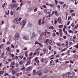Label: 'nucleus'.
I'll use <instances>...</instances> for the list:
<instances>
[{
    "label": "nucleus",
    "mask_w": 78,
    "mask_h": 78,
    "mask_svg": "<svg viewBox=\"0 0 78 78\" xmlns=\"http://www.w3.org/2000/svg\"><path fill=\"white\" fill-rule=\"evenodd\" d=\"M19 39V33H17L14 37V39L15 41H17Z\"/></svg>",
    "instance_id": "nucleus-1"
},
{
    "label": "nucleus",
    "mask_w": 78,
    "mask_h": 78,
    "mask_svg": "<svg viewBox=\"0 0 78 78\" xmlns=\"http://www.w3.org/2000/svg\"><path fill=\"white\" fill-rule=\"evenodd\" d=\"M32 58V57H30L28 58L27 60V62L26 63L27 66L28 65H29L30 64V62H31V59Z\"/></svg>",
    "instance_id": "nucleus-2"
},
{
    "label": "nucleus",
    "mask_w": 78,
    "mask_h": 78,
    "mask_svg": "<svg viewBox=\"0 0 78 78\" xmlns=\"http://www.w3.org/2000/svg\"><path fill=\"white\" fill-rule=\"evenodd\" d=\"M69 75V78H73V75L74 74L73 73H71L70 72H68L66 73V75Z\"/></svg>",
    "instance_id": "nucleus-3"
},
{
    "label": "nucleus",
    "mask_w": 78,
    "mask_h": 78,
    "mask_svg": "<svg viewBox=\"0 0 78 78\" xmlns=\"http://www.w3.org/2000/svg\"><path fill=\"white\" fill-rule=\"evenodd\" d=\"M62 77L63 78H70V77L69 76V75H67V73L65 75L64 74H63L62 75Z\"/></svg>",
    "instance_id": "nucleus-4"
},
{
    "label": "nucleus",
    "mask_w": 78,
    "mask_h": 78,
    "mask_svg": "<svg viewBox=\"0 0 78 78\" xmlns=\"http://www.w3.org/2000/svg\"><path fill=\"white\" fill-rule=\"evenodd\" d=\"M25 23H26V20H23L21 23L20 24L21 25H23V26H24L25 25Z\"/></svg>",
    "instance_id": "nucleus-5"
},
{
    "label": "nucleus",
    "mask_w": 78,
    "mask_h": 78,
    "mask_svg": "<svg viewBox=\"0 0 78 78\" xmlns=\"http://www.w3.org/2000/svg\"><path fill=\"white\" fill-rule=\"evenodd\" d=\"M42 19H40L38 21V24L39 25H42Z\"/></svg>",
    "instance_id": "nucleus-6"
},
{
    "label": "nucleus",
    "mask_w": 78,
    "mask_h": 78,
    "mask_svg": "<svg viewBox=\"0 0 78 78\" xmlns=\"http://www.w3.org/2000/svg\"><path fill=\"white\" fill-rule=\"evenodd\" d=\"M42 73L40 71H38L36 73V75H38L39 76H41L42 75Z\"/></svg>",
    "instance_id": "nucleus-7"
},
{
    "label": "nucleus",
    "mask_w": 78,
    "mask_h": 78,
    "mask_svg": "<svg viewBox=\"0 0 78 78\" xmlns=\"http://www.w3.org/2000/svg\"><path fill=\"white\" fill-rule=\"evenodd\" d=\"M40 48H38L37 49L35 50V52H37V54L38 55H39V52H40L39 50H40Z\"/></svg>",
    "instance_id": "nucleus-8"
},
{
    "label": "nucleus",
    "mask_w": 78,
    "mask_h": 78,
    "mask_svg": "<svg viewBox=\"0 0 78 78\" xmlns=\"http://www.w3.org/2000/svg\"><path fill=\"white\" fill-rule=\"evenodd\" d=\"M57 22H58L59 23H60L61 22V18L60 17H59L57 19Z\"/></svg>",
    "instance_id": "nucleus-9"
},
{
    "label": "nucleus",
    "mask_w": 78,
    "mask_h": 78,
    "mask_svg": "<svg viewBox=\"0 0 78 78\" xmlns=\"http://www.w3.org/2000/svg\"><path fill=\"white\" fill-rule=\"evenodd\" d=\"M23 38H24V39H25V40H27V41L29 40V38L26 36L23 37Z\"/></svg>",
    "instance_id": "nucleus-10"
},
{
    "label": "nucleus",
    "mask_w": 78,
    "mask_h": 78,
    "mask_svg": "<svg viewBox=\"0 0 78 78\" xmlns=\"http://www.w3.org/2000/svg\"><path fill=\"white\" fill-rule=\"evenodd\" d=\"M17 72V71L15 72V70L14 69H13V70H12V75H14L15 74V73H16Z\"/></svg>",
    "instance_id": "nucleus-11"
},
{
    "label": "nucleus",
    "mask_w": 78,
    "mask_h": 78,
    "mask_svg": "<svg viewBox=\"0 0 78 78\" xmlns=\"http://www.w3.org/2000/svg\"><path fill=\"white\" fill-rule=\"evenodd\" d=\"M49 42V39H47L45 41H44V44H45L46 43H47V42Z\"/></svg>",
    "instance_id": "nucleus-12"
},
{
    "label": "nucleus",
    "mask_w": 78,
    "mask_h": 78,
    "mask_svg": "<svg viewBox=\"0 0 78 78\" xmlns=\"http://www.w3.org/2000/svg\"><path fill=\"white\" fill-rule=\"evenodd\" d=\"M68 48V47H67L66 48L63 49L61 51V52H62L63 51H66V50H67V49Z\"/></svg>",
    "instance_id": "nucleus-13"
},
{
    "label": "nucleus",
    "mask_w": 78,
    "mask_h": 78,
    "mask_svg": "<svg viewBox=\"0 0 78 78\" xmlns=\"http://www.w3.org/2000/svg\"><path fill=\"white\" fill-rule=\"evenodd\" d=\"M4 56H5V53H2V58H4Z\"/></svg>",
    "instance_id": "nucleus-14"
},
{
    "label": "nucleus",
    "mask_w": 78,
    "mask_h": 78,
    "mask_svg": "<svg viewBox=\"0 0 78 78\" xmlns=\"http://www.w3.org/2000/svg\"><path fill=\"white\" fill-rule=\"evenodd\" d=\"M28 25L29 27H32L33 25L31 23H28Z\"/></svg>",
    "instance_id": "nucleus-15"
},
{
    "label": "nucleus",
    "mask_w": 78,
    "mask_h": 78,
    "mask_svg": "<svg viewBox=\"0 0 78 78\" xmlns=\"http://www.w3.org/2000/svg\"><path fill=\"white\" fill-rule=\"evenodd\" d=\"M49 29H51L52 30H53L54 29V27L53 26H51L49 28Z\"/></svg>",
    "instance_id": "nucleus-16"
},
{
    "label": "nucleus",
    "mask_w": 78,
    "mask_h": 78,
    "mask_svg": "<svg viewBox=\"0 0 78 78\" xmlns=\"http://www.w3.org/2000/svg\"><path fill=\"white\" fill-rule=\"evenodd\" d=\"M33 73L34 74V75H37L36 74V70L34 69L33 71Z\"/></svg>",
    "instance_id": "nucleus-17"
},
{
    "label": "nucleus",
    "mask_w": 78,
    "mask_h": 78,
    "mask_svg": "<svg viewBox=\"0 0 78 78\" xmlns=\"http://www.w3.org/2000/svg\"><path fill=\"white\" fill-rule=\"evenodd\" d=\"M28 51H26L25 52V56H26V57H27V56H28Z\"/></svg>",
    "instance_id": "nucleus-18"
},
{
    "label": "nucleus",
    "mask_w": 78,
    "mask_h": 78,
    "mask_svg": "<svg viewBox=\"0 0 78 78\" xmlns=\"http://www.w3.org/2000/svg\"><path fill=\"white\" fill-rule=\"evenodd\" d=\"M69 33H73V32L71 30H69Z\"/></svg>",
    "instance_id": "nucleus-19"
},
{
    "label": "nucleus",
    "mask_w": 78,
    "mask_h": 78,
    "mask_svg": "<svg viewBox=\"0 0 78 78\" xmlns=\"http://www.w3.org/2000/svg\"><path fill=\"white\" fill-rule=\"evenodd\" d=\"M44 34H45L44 33H42L40 35L41 37H42V36H44Z\"/></svg>",
    "instance_id": "nucleus-20"
},
{
    "label": "nucleus",
    "mask_w": 78,
    "mask_h": 78,
    "mask_svg": "<svg viewBox=\"0 0 78 78\" xmlns=\"http://www.w3.org/2000/svg\"><path fill=\"white\" fill-rule=\"evenodd\" d=\"M57 14H58V11H55V15L56 16H58V15H57Z\"/></svg>",
    "instance_id": "nucleus-21"
},
{
    "label": "nucleus",
    "mask_w": 78,
    "mask_h": 78,
    "mask_svg": "<svg viewBox=\"0 0 78 78\" xmlns=\"http://www.w3.org/2000/svg\"><path fill=\"white\" fill-rule=\"evenodd\" d=\"M23 61H20V62L19 65H22V64H23Z\"/></svg>",
    "instance_id": "nucleus-22"
},
{
    "label": "nucleus",
    "mask_w": 78,
    "mask_h": 78,
    "mask_svg": "<svg viewBox=\"0 0 78 78\" xmlns=\"http://www.w3.org/2000/svg\"><path fill=\"white\" fill-rule=\"evenodd\" d=\"M77 54H75V55H74V58L75 59H76V58H78V56H77Z\"/></svg>",
    "instance_id": "nucleus-23"
},
{
    "label": "nucleus",
    "mask_w": 78,
    "mask_h": 78,
    "mask_svg": "<svg viewBox=\"0 0 78 78\" xmlns=\"http://www.w3.org/2000/svg\"><path fill=\"white\" fill-rule=\"evenodd\" d=\"M59 30V34H61L62 33V30L60 29Z\"/></svg>",
    "instance_id": "nucleus-24"
},
{
    "label": "nucleus",
    "mask_w": 78,
    "mask_h": 78,
    "mask_svg": "<svg viewBox=\"0 0 78 78\" xmlns=\"http://www.w3.org/2000/svg\"><path fill=\"white\" fill-rule=\"evenodd\" d=\"M20 7H18L16 9V11H18V10H20Z\"/></svg>",
    "instance_id": "nucleus-25"
},
{
    "label": "nucleus",
    "mask_w": 78,
    "mask_h": 78,
    "mask_svg": "<svg viewBox=\"0 0 78 78\" xmlns=\"http://www.w3.org/2000/svg\"><path fill=\"white\" fill-rule=\"evenodd\" d=\"M59 3H60V4H61V5H63L64 4V2H62L60 1L59 2Z\"/></svg>",
    "instance_id": "nucleus-26"
},
{
    "label": "nucleus",
    "mask_w": 78,
    "mask_h": 78,
    "mask_svg": "<svg viewBox=\"0 0 78 78\" xmlns=\"http://www.w3.org/2000/svg\"><path fill=\"white\" fill-rule=\"evenodd\" d=\"M59 27L60 28H62L63 27V25H59Z\"/></svg>",
    "instance_id": "nucleus-27"
},
{
    "label": "nucleus",
    "mask_w": 78,
    "mask_h": 78,
    "mask_svg": "<svg viewBox=\"0 0 78 78\" xmlns=\"http://www.w3.org/2000/svg\"><path fill=\"white\" fill-rule=\"evenodd\" d=\"M38 44H39L40 46H41V47H43V45L42 44H41V43H38Z\"/></svg>",
    "instance_id": "nucleus-28"
},
{
    "label": "nucleus",
    "mask_w": 78,
    "mask_h": 78,
    "mask_svg": "<svg viewBox=\"0 0 78 78\" xmlns=\"http://www.w3.org/2000/svg\"><path fill=\"white\" fill-rule=\"evenodd\" d=\"M55 2L56 4V5H58V0H55Z\"/></svg>",
    "instance_id": "nucleus-29"
},
{
    "label": "nucleus",
    "mask_w": 78,
    "mask_h": 78,
    "mask_svg": "<svg viewBox=\"0 0 78 78\" xmlns=\"http://www.w3.org/2000/svg\"><path fill=\"white\" fill-rule=\"evenodd\" d=\"M32 36L33 37H35V36H36V35L34 33H32Z\"/></svg>",
    "instance_id": "nucleus-30"
},
{
    "label": "nucleus",
    "mask_w": 78,
    "mask_h": 78,
    "mask_svg": "<svg viewBox=\"0 0 78 78\" xmlns=\"http://www.w3.org/2000/svg\"><path fill=\"white\" fill-rule=\"evenodd\" d=\"M12 9H13L14 8H15V7L13 4H12Z\"/></svg>",
    "instance_id": "nucleus-31"
},
{
    "label": "nucleus",
    "mask_w": 78,
    "mask_h": 78,
    "mask_svg": "<svg viewBox=\"0 0 78 78\" xmlns=\"http://www.w3.org/2000/svg\"><path fill=\"white\" fill-rule=\"evenodd\" d=\"M33 55V53L31 52L29 54V56H30V57H31V56Z\"/></svg>",
    "instance_id": "nucleus-32"
},
{
    "label": "nucleus",
    "mask_w": 78,
    "mask_h": 78,
    "mask_svg": "<svg viewBox=\"0 0 78 78\" xmlns=\"http://www.w3.org/2000/svg\"><path fill=\"white\" fill-rule=\"evenodd\" d=\"M3 73H4V71H0V74H3Z\"/></svg>",
    "instance_id": "nucleus-33"
},
{
    "label": "nucleus",
    "mask_w": 78,
    "mask_h": 78,
    "mask_svg": "<svg viewBox=\"0 0 78 78\" xmlns=\"http://www.w3.org/2000/svg\"><path fill=\"white\" fill-rule=\"evenodd\" d=\"M43 50L44 52H45L47 51V49H43Z\"/></svg>",
    "instance_id": "nucleus-34"
},
{
    "label": "nucleus",
    "mask_w": 78,
    "mask_h": 78,
    "mask_svg": "<svg viewBox=\"0 0 78 78\" xmlns=\"http://www.w3.org/2000/svg\"><path fill=\"white\" fill-rule=\"evenodd\" d=\"M19 57L20 58H21V59H22V58H23V56L22 57H21V56L20 55L19 56Z\"/></svg>",
    "instance_id": "nucleus-35"
},
{
    "label": "nucleus",
    "mask_w": 78,
    "mask_h": 78,
    "mask_svg": "<svg viewBox=\"0 0 78 78\" xmlns=\"http://www.w3.org/2000/svg\"><path fill=\"white\" fill-rule=\"evenodd\" d=\"M11 47L12 48H14V45L12 44H11Z\"/></svg>",
    "instance_id": "nucleus-36"
},
{
    "label": "nucleus",
    "mask_w": 78,
    "mask_h": 78,
    "mask_svg": "<svg viewBox=\"0 0 78 78\" xmlns=\"http://www.w3.org/2000/svg\"><path fill=\"white\" fill-rule=\"evenodd\" d=\"M11 15H14V12L11 11Z\"/></svg>",
    "instance_id": "nucleus-37"
},
{
    "label": "nucleus",
    "mask_w": 78,
    "mask_h": 78,
    "mask_svg": "<svg viewBox=\"0 0 78 78\" xmlns=\"http://www.w3.org/2000/svg\"><path fill=\"white\" fill-rule=\"evenodd\" d=\"M57 8H58V9H59V8H61V6H60V5H58L57 6Z\"/></svg>",
    "instance_id": "nucleus-38"
},
{
    "label": "nucleus",
    "mask_w": 78,
    "mask_h": 78,
    "mask_svg": "<svg viewBox=\"0 0 78 78\" xmlns=\"http://www.w3.org/2000/svg\"><path fill=\"white\" fill-rule=\"evenodd\" d=\"M16 76H19V73H16Z\"/></svg>",
    "instance_id": "nucleus-39"
},
{
    "label": "nucleus",
    "mask_w": 78,
    "mask_h": 78,
    "mask_svg": "<svg viewBox=\"0 0 78 78\" xmlns=\"http://www.w3.org/2000/svg\"><path fill=\"white\" fill-rule=\"evenodd\" d=\"M37 8L35 9L34 10V12H36V11H37Z\"/></svg>",
    "instance_id": "nucleus-40"
},
{
    "label": "nucleus",
    "mask_w": 78,
    "mask_h": 78,
    "mask_svg": "<svg viewBox=\"0 0 78 78\" xmlns=\"http://www.w3.org/2000/svg\"><path fill=\"white\" fill-rule=\"evenodd\" d=\"M12 3H16V1L14 0H12Z\"/></svg>",
    "instance_id": "nucleus-41"
},
{
    "label": "nucleus",
    "mask_w": 78,
    "mask_h": 78,
    "mask_svg": "<svg viewBox=\"0 0 78 78\" xmlns=\"http://www.w3.org/2000/svg\"><path fill=\"white\" fill-rule=\"evenodd\" d=\"M44 60H45V59L44 58H43L41 59V62H44Z\"/></svg>",
    "instance_id": "nucleus-42"
},
{
    "label": "nucleus",
    "mask_w": 78,
    "mask_h": 78,
    "mask_svg": "<svg viewBox=\"0 0 78 78\" xmlns=\"http://www.w3.org/2000/svg\"><path fill=\"white\" fill-rule=\"evenodd\" d=\"M25 69V67H24L21 68V70H24Z\"/></svg>",
    "instance_id": "nucleus-43"
},
{
    "label": "nucleus",
    "mask_w": 78,
    "mask_h": 78,
    "mask_svg": "<svg viewBox=\"0 0 78 78\" xmlns=\"http://www.w3.org/2000/svg\"><path fill=\"white\" fill-rule=\"evenodd\" d=\"M44 13H47V9L44 10Z\"/></svg>",
    "instance_id": "nucleus-44"
},
{
    "label": "nucleus",
    "mask_w": 78,
    "mask_h": 78,
    "mask_svg": "<svg viewBox=\"0 0 78 78\" xmlns=\"http://www.w3.org/2000/svg\"><path fill=\"white\" fill-rule=\"evenodd\" d=\"M56 35V34H55V33H53V34H52V36L53 37H55V36Z\"/></svg>",
    "instance_id": "nucleus-45"
},
{
    "label": "nucleus",
    "mask_w": 78,
    "mask_h": 78,
    "mask_svg": "<svg viewBox=\"0 0 78 78\" xmlns=\"http://www.w3.org/2000/svg\"><path fill=\"white\" fill-rule=\"evenodd\" d=\"M42 7L43 8H47V6H46V5H44Z\"/></svg>",
    "instance_id": "nucleus-46"
},
{
    "label": "nucleus",
    "mask_w": 78,
    "mask_h": 78,
    "mask_svg": "<svg viewBox=\"0 0 78 78\" xmlns=\"http://www.w3.org/2000/svg\"><path fill=\"white\" fill-rule=\"evenodd\" d=\"M17 19H16L14 20V22H17Z\"/></svg>",
    "instance_id": "nucleus-47"
},
{
    "label": "nucleus",
    "mask_w": 78,
    "mask_h": 78,
    "mask_svg": "<svg viewBox=\"0 0 78 78\" xmlns=\"http://www.w3.org/2000/svg\"><path fill=\"white\" fill-rule=\"evenodd\" d=\"M11 56L12 57V58H14V55L12 54L11 55Z\"/></svg>",
    "instance_id": "nucleus-48"
},
{
    "label": "nucleus",
    "mask_w": 78,
    "mask_h": 78,
    "mask_svg": "<svg viewBox=\"0 0 78 78\" xmlns=\"http://www.w3.org/2000/svg\"><path fill=\"white\" fill-rule=\"evenodd\" d=\"M66 4H65L63 5V8H64L65 7H66Z\"/></svg>",
    "instance_id": "nucleus-49"
},
{
    "label": "nucleus",
    "mask_w": 78,
    "mask_h": 78,
    "mask_svg": "<svg viewBox=\"0 0 78 78\" xmlns=\"http://www.w3.org/2000/svg\"><path fill=\"white\" fill-rule=\"evenodd\" d=\"M23 50L25 51V50H27V48H24L23 49Z\"/></svg>",
    "instance_id": "nucleus-50"
},
{
    "label": "nucleus",
    "mask_w": 78,
    "mask_h": 78,
    "mask_svg": "<svg viewBox=\"0 0 78 78\" xmlns=\"http://www.w3.org/2000/svg\"><path fill=\"white\" fill-rule=\"evenodd\" d=\"M7 61L9 62H11V61H12V60H11V59H8Z\"/></svg>",
    "instance_id": "nucleus-51"
},
{
    "label": "nucleus",
    "mask_w": 78,
    "mask_h": 78,
    "mask_svg": "<svg viewBox=\"0 0 78 78\" xmlns=\"http://www.w3.org/2000/svg\"><path fill=\"white\" fill-rule=\"evenodd\" d=\"M76 48H78V43L77 44V45H76Z\"/></svg>",
    "instance_id": "nucleus-52"
},
{
    "label": "nucleus",
    "mask_w": 78,
    "mask_h": 78,
    "mask_svg": "<svg viewBox=\"0 0 78 78\" xmlns=\"http://www.w3.org/2000/svg\"><path fill=\"white\" fill-rule=\"evenodd\" d=\"M39 43L37 42V41H36L35 43V44H39Z\"/></svg>",
    "instance_id": "nucleus-53"
},
{
    "label": "nucleus",
    "mask_w": 78,
    "mask_h": 78,
    "mask_svg": "<svg viewBox=\"0 0 78 78\" xmlns=\"http://www.w3.org/2000/svg\"><path fill=\"white\" fill-rule=\"evenodd\" d=\"M71 26L72 27H74V23H73L72 24H71Z\"/></svg>",
    "instance_id": "nucleus-54"
},
{
    "label": "nucleus",
    "mask_w": 78,
    "mask_h": 78,
    "mask_svg": "<svg viewBox=\"0 0 78 78\" xmlns=\"http://www.w3.org/2000/svg\"><path fill=\"white\" fill-rule=\"evenodd\" d=\"M74 11V10H72L70 11V13H72V12H73Z\"/></svg>",
    "instance_id": "nucleus-55"
},
{
    "label": "nucleus",
    "mask_w": 78,
    "mask_h": 78,
    "mask_svg": "<svg viewBox=\"0 0 78 78\" xmlns=\"http://www.w3.org/2000/svg\"><path fill=\"white\" fill-rule=\"evenodd\" d=\"M70 62H71L72 64H73V63H74V62L72 61H70Z\"/></svg>",
    "instance_id": "nucleus-56"
},
{
    "label": "nucleus",
    "mask_w": 78,
    "mask_h": 78,
    "mask_svg": "<svg viewBox=\"0 0 78 78\" xmlns=\"http://www.w3.org/2000/svg\"><path fill=\"white\" fill-rule=\"evenodd\" d=\"M63 37L64 39H65L67 38V37H66V36H63Z\"/></svg>",
    "instance_id": "nucleus-57"
},
{
    "label": "nucleus",
    "mask_w": 78,
    "mask_h": 78,
    "mask_svg": "<svg viewBox=\"0 0 78 78\" xmlns=\"http://www.w3.org/2000/svg\"><path fill=\"white\" fill-rule=\"evenodd\" d=\"M9 48H6V50H7V51H9Z\"/></svg>",
    "instance_id": "nucleus-58"
},
{
    "label": "nucleus",
    "mask_w": 78,
    "mask_h": 78,
    "mask_svg": "<svg viewBox=\"0 0 78 78\" xmlns=\"http://www.w3.org/2000/svg\"><path fill=\"white\" fill-rule=\"evenodd\" d=\"M72 52H73V53H75V52H76V50H74L73 51H72Z\"/></svg>",
    "instance_id": "nucleus-59"
},
{
    "label": "nucleus",
    "mask_w": 78,
    "mask_h": 78,
    "mask_svg": "<svg viewBox=\"0 0 78 78\" xmlns=\"http://www.w3.org/2000/svg\"><path fill=\"white\" fill-rule=\"evenodd\" d=\"M5 3H4V4L2 6V8H4L5 7Z\"/></svg>",
    "instance_id": "nucleus-60"
},
{
    "label": "nucleus",
    "mask_w": 78,
    "mask_h": 78,
    "mask_svg": "<svg viewBox=\"0 0 78 78\" xmlns=\"http://www.w3.org/2000/svg\"><path fill=\"white\" fill-rule=\"evenodd\" d=\"M51 49V46H50L49 47V50H50Z\"/></svg>",
    "instance_id": "nucleus-61"
},
{
    "label": "nucleus",
    "mask_w": 78,
    "mask_h": 78,
    "mask_svg": "<svg viewBox=\"0 0 78 78\" xmlns=\"http://www.w3.org/2000/svg\"><path fill=\"white\" fill-rule=\"evenodd\" d=\"M32 67H30L28 68V69L29 70V71L30 70V69H31Z\"/></svg>",
    "instance_id": "nucleus-62"
},
{
    "label": "nucleus",
    "mask_w": 78,
    "mask_h": 78,
    "mask_svg": "<svg viewBox=\"0 0 78 78\" xmlns=\"http://www.w3.org/2000/svg\"><path fill=\"white\" fill-rule=\"evenodd\" d=\"M18 57H19V56H16L15 58V59H18Z\"/></svg>",
    "instance_id": "nucleus-63"
},
{
    "label": "nucleus",
    "mask_w": 78,
    "mask_h": 78,
    "mask_svg": "<svg viewBox=\"0 0 78 78\" xmlns=\"http://www.w3.org/2000/svg\"><path fill=\"white\" fill-rule=\"evenodd\" d=\"M2 42H5V39H3L2 40Z\"/></svg>",
    "instance_id": "nucleus-64"
}]
</instances>
